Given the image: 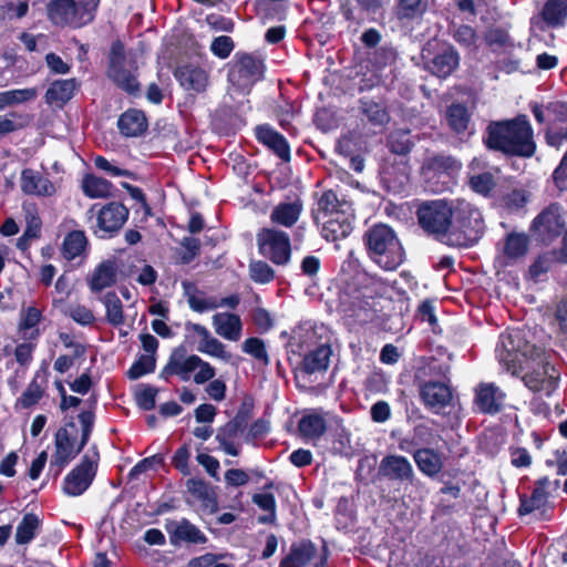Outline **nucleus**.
I'll return each instance as SVG.
<instances>
[{
    "mask_svg": "<svg viewBox=\"0 0 567 567\" xmlns=\"http://www.w3.org/2000/svg\"><path fill=\"white\" fill-rule=\"evenodd\" d=\"M486 144L489 148L524 157H530L536 150L533 128L525 115L491 123Z\"/></svg>",
    "mask_w": 567,
    "mask_h": 567,
    "instance_id": "f03ea898",
    "label": "nucleus"
},
{
    "mask_svg": "<svg viewBox=\"0 0 567 567\" xmlns=\"http://www.w3.org/2000/svg\"><path fill=\"white\" fill-rule=\"evenodd\" d=\"M528 243V237L525 234H508L497 261L502 267H507L517 262L527 254Z\"/></svg>",
    "mask_w": 567,
    "mask_h": 567,
    "instance_id": "b1692460",
    "label": "nucleus"
},
{
    "mask_svg": "<svg viewBox=\"0 0 567 567\" xmlns=\"http://www.w3.org/2000/svg\"><path fill=\"white\" fill-rule=\"evenodd\" d=\"M182 287L187 305L193 311L204 313L219 308L217 295L199 289L195 284L189 281H183Z\"/></svg>",
    "mask_w": 567,
    "mask_h": 567,
    "instance_id": "412c9836",
    "label": "nucleus"
},
{
    "mask_svg": "<svg viewBox=\"0 0 567 567\" xmlns=\"http://www.w3.org/2000/svg\"><path fill=\"white\" fill-rule=\"evenodd\" d=\"M264 72L262 61L250 55L238 56L228 73L233 87L240 93H247L251 86L261 79Z\"/></svg>",
    "mask_w": 567,
    "mask_h": 567,
    "instance_id": "9d476101",
    "label": "nucleus"
},
{
    "mask_svg": "<svg viewBox=\"0 0 567 567\" xmlns=\"http://www.w3.org/2000/svg\"><path fill=\"white\" fill-rule=\"evenodd\" d=\"M40 523V518L35 514H25L17 527L16 542L20 545L30 543L34 538Z\"/></svg>",
    "mask_w": 567,
    "mask_h": 567,
    "instance_id": "49530a36",
    "label": "nucleus"
},
{
    "mask_svg": "<svg viewBox=\"0 0 567 567\" xmlns=\"http://www.w3.org/2000/svg\"><path fill=\"white\" fill-rule=\"evenodd\" d=\"M127 217L128 209L121 203L111 202L102 206L96 216L95 234L100 237L112 236L123 227Z\"/></svg>",
    "mask_w": 567,
    "mask_h": 567,
    "instance_id": "4468645a",
    "label": "nucleus"
},
{
    "mask_svg": "<svg viewBox=\"0 0 567 567\" xmlns=\"http://www.w3.org/2000/svg\"><path fill=\"white\" fill-rule=\"evenodd\" d=\"M233 49L234 42L231 38L227 35L216 38L210 45L212 52L220 59H226L231 53Z\"/></svg>",
    "mask_w": 567,
    "mask_h": 567,
    "instance_id": "052dcab7",
    "label": "nucleus"
},
{
    "mask_svg": "<svg viewBox=\"0 0 567 567\" xmlns=\"http://www.w3.org/2000/svg\"><path fill=\"white\" fill-rule=\"evenodd\" d=\"M99 461L96 451H89L75 468H73L64 478V492L70 496H79L91 485L95 475Z\"/></svg>",
    "mask_w": 567,
    "mask_h": 567,
    "instance_id": "f8f14e48",
    "label": "nucleus"
},
{
    "mask_svg": "<svg viewBox=\"0 0 567 567\" xmlns=\"http://www.w3.org/2000/svg\"><path fill=\"white\" fill-rule=\"evenodd\" d=\"M99 1L52 0L48 6V14L54 24L80 28L94 19Z\"/></svg>",
    "mask_w": 567,
    "mask_h": 567,
    "instance_id": "39448f33",
    "label": "nucleus"
},
{
    "mask_svg": "<svg viewBox=\"0 0 567 567\" xmlns=\"http://www.w3.org/2000/svg\"><path fill=\"white\" fill-rule=\"evenodd\" d=\"M331 354L330 346L322 344L316 348L303 358V371L308 374L326 371L329 367Z\"/></svg>",
    "mask_w": 567,
    "mask_h": 567,
    "instance_id": "f704fd0d",
    "label": "nucleus"
},
{
    "mask_svg": "<svg viewBox=\"0 0 567 567\" xmlns=\"http://www.w3.org/2000/svg\"><path fill=\"white\" fill-rule=\"evenodd\" d=\"M78 87L74 79L54 81L45 92V102L49 105L62 107L70 101Z\"/></svg>",
    "mask_w": 567,
    "mask_h": 567,
    "instance_id": "c85d7f7f",
    "label": "nucleus"
},
{
    "mask_svg": "<svg viewBox=\"0 0 567 567\" xmlns=\"http://www.w3.org/2000/svg\"><path fill=\"white\" fill-rule=\"evenodd\" d=\"M506 394L494 383H480L475 388L474 405L482 412L495 414L503 408Z\"/></svg>",
    "mask_w": 567,
    "mask_h": 567,
    "instance_id": "f3484780",
    "label": "nucleus"
},
{
    "mask_svg": "<svg viewBox=\"0 0 567 567\" xmlns=\"http://www.w3.org/2000/svg\"><path fill=\"white\" fill-rule=\"evenodd\" d=\"M452 209L453 203L444 200L424 203L417 210L419 223L425 231L444 238L449 244Z\"/></svg>",
    "mask_w": 567,
    "mask_h": 567,
    "instance_id": "0eeeda50",
    "label": "nucleus"
},
{
    "mask_svg": "<svg viewBox=\"0 0 567 567\" xmlns=\"http://www.w3.org/2000/svg\"><path fill=\"white\" fill-rule=\"evenodd\" d=\"M197 351L223 363H230L233 360V354L227 350L226 344L213 334L204 342H197Z\"/></svg>",
    "mask_w": 567,
    "mask_h": 567,
    "instance_id": "a19ab883",
    "label": "nucleus"
},
{
    "mask_svg": "<svg viewBox=\"0 0 567 567\" xmlns=\"http://www.w3.org/2000/svg\"><path fill=\"white\" fill-rule=\"evenodd\" d=\"M460 55L452 47L445 48L426 65L429 71L439 78H447L458 66Z\"/></svg>",
    "mask_w": 567,
    "mask_h": 567,
    "instance_id": "cd10ccee",
    "label": "nucleus"
},
{
    "mask_svg": "<svg viewBox=\"0 0 567 567\" xmlns=\"http://www.w3.org/2000/svg\"><path fill=\"white\" fill-rule=\"evenodd\" d=\"M39 95L37 87H25L0 92V111L34 101Z\"/></svg>",
    "mask_w": 567,
    "mask_h": 567,
    "instance_id": "e433bc0d",
    "label": "nucleus"
},
{
    "mask_svg": "<svg viewBox=\"0 0 567 567\" xmlns=\"http://www.w3.org/2000/svg\"><path fill=\"white\" fill-rule=\"evenodd\" d=\"M549 487L550 481L547 477L538 480L532 496L520 501L518 513L520 515H527L536 509L544 508L548 502Z\"/></svg>",
    "mask_w": 567,
    "mask_h": 567,
    "instance_id": "c756f323",
    "label": "nucleus"
},
{
    "mask_svg": "<svg viewBox=\"0 0 567 567\" xmlns=\"http://www.w3.org/2000/svg\"><path fill=\"white\" fill-rule=\"evenodd\" d=\"M495 352L507 371L516 373L522 368L523 359L539 355L540 349L529 344L520 331L509 330L501 334Z\"/></svg>",
    "mask_w": 567,
    "mask_h": 567,
    "instance_id": "423d86ee",
    "label": "nucleus"
},
{
    "mask_svg": "<svg viewBox=\"0 0 567 567\" xmlns=\"http://www.w3.org/2000/svg\"><path fill=\"white\" fill-rule=\"evenodd\" d=\"M326 430V419L317 411L305 413L298 422V431L306 440L319 439L324 434Z\"/></svg>",
    "mask_w": 567,
    "mask_h": 567,
    "instance_id": "2f4dec72",
    "label": "nucleus"
},
{
    "mask_svg": "<svg viewBox=\"0 0 567 567\" xmlns=\"http://www.w3.org/2000/svg\"><path fill=\"white\" fill-rule=\"evenodd\" d=\"M252 321L262 332L268 331L272 327V318L270 313L264 308H257L254 310Z\"/></svg>",
    "mask_w": 567,
    "mask_h": 567,
    "instance_id": "338daca9",
    "label": "nucleus"
},
{
    "mask_svg": "<svg viewBox=\"0 0 567 567\" xmlns=\"http://www.w3.org/2000/svg\"><path fill=\"white\" fill-rule=\"evenodd\" d=\"M339 310L358 322H367L373 317L372 302L358 290L340 295Z\"/></svg>",
    "mask_w": 567,
    "mask_h": 567,
    "instance_id": "2eb2a0df",
    "label": "nucleus"
},
{
    "mask_svg": "<svg viewBox=\"0 0 567 567\" xmlns=\"http://www.w3.org/2000/svg\"><path fill=\"white\" fill-rule=\"evenodd\" d=\"M82 190L90 198H106L112 196L113 185L102 177L86 175L82 181Z\"/></svg>",
    "mask_w": 567,
    "mask_h": 567,
    "instance_id": "ea45409f",
    "label": "nucleus"
},
{
    "mask_svg": "<svg viewBox=\"0 0 567 567\" xmlns=\"http://www.w3.org/2000/svg\"><path fill=\"white\" fill-rule=\"evenodd\" d=\"M41 317V311L35 307H29L21 312L19 329L23 333L24 338L38 337L39 331L37 326L40 322Z\"/></svg>",
    "mask_w": 567,
    "mask_h": 567,
    "instance_id": "3c124183",
    "label": "nucleus"
},
{
    "mask_svg": "<svg viewBox=\"0 0 567 567\" xmlns=\"http://www.w3.org/2000/svg\"><path fill=\"white\" fill-rule=\"evenodd\" d=\"M87 239L81 230L69 233L62 244V254L68 260H72L82 255L85 250Z\"/></svg>",
    "mask_w": 567,
    "mask_h": 567,
    "instance_id": "37998d69",
    "label": "nucleus"
},
{
    "mask_svg": "<svg viewBox=\"0 0 567 567\" xmlns=\"http://www.w3.org/2000/svg\"><path fill=\"white\" fill-rule=\"evenodd\" d=\"M252 502L264 512L266 515L259 518L261 523H272L276 519V499L272 494L261 493L252 496Z\"/></svg>",
    "mask_w": 567,
    "mask_h": 567,
    "instance_id": "603ef678",
    "label": "nucleus"
},
{
    "mask_svg": "<svg viewBox=\"0 0 567 567\" xmlns=\"http://www.w3.org/2000/svg\"><path fill=\"white\" fill-rule=\"evenodd\" d=\"M257 244L260 254L274 264L286 265L290 260V238L285 231L264 228L257 235Z\"/></svg>",
    "mask_w": 567,
    "mask_h": 567,
    "instance_id": "1a4fd4ad",
    "label": "nucleus"
},
{
    "mask_svg": "<svg viewBox=\"0 0 567 567\" xmlns=\"http://www.w3.org/2000/svg\"><path fill=\"white\" fill-rule=\"evenodd\" d=\"M243 351L256 360L262 362L264 364L269 363L268 353L266 351V347L262 340L258 338H248L243 343Z\"/></svg>",
    "mask_w": 567,
    "mask_h": 567,
    "instance_id": "4d7b16f0",
    "label": "nucleus"
},
{
    "mask_svg": "<svg viewBox=\"0 0 567 567\" xmlns=\"http://www.w3.org/2000/svg\"><path fill=\"white\" fill-rule=\"evenodd\" d=\"M22 209L27 226L23 236L20 237V243L24 239L38 238L40 236L42 227V221L39 216V209L35 204L24 203Z\"/></svg>",
    "mask_w": 567,
    "mask_h": 567,
    "instance_id": "79ce46f5",
    "label": "nucleus"
},
{
    "mask_svg": "<svg viewBox=\"0 0 567 567\" xmlns=\"http://www.w3.org/2000/svg\"><path fill=\"white\" fill-rule=\"evenodd\" d=\"M369 257L384 270L396 269L404 260V249L395 231L388 225L379 224L364 235Z\"/></svg>",
    "mask_w": 567,
    "mask_h": 567,
    "instance_id": "7ed1b4c3",
    "label": "nucleus"
},
{
    "mask_svg": "<svg viewBox=\"0 0 567 567\" xmlns=\"http://www.w3.org/2000/svg\"><path fill=\"white\" fill-rule=\"evenodd\" d=\"M301 212L302 205L298 200L293 203H281L272 209L270 219L275 224L290 227L298 220Z\"/></svg>",
    "mask_w": 567,
    "mask_h": 567,
    "instance_id": "c9c22d12",
    "label": "nucleus"
},
{
    "mask_svg": "<svg viewBox=\"0 0 567 567\" xmlns=\"http://www.w3.org/2000/svg\"><path fill=\"white\" fill-rule=\"evenodd\" d=\"M413 458L417 468L426 476H436L443 468L442 456L433 449H419L414 451Z\"/></svg>",
    "mask_w": 567,
    "mask_h": 567,
    "instance_id": "473e14b6",
    "label": "nucleus"
},
{
    "mask_svg": "<svg viewBox=\"0 0 567 567\" xmlns=\"http://www.w3.org/2000/svg\"><path fill=\"white\" fill-rule=\"evenodd\" d=\"M554 182L559 190H567V151L554 172Z\"/></svg>",
    "mask_w": 567,
    "mask_h": 567,
    "instance_id": "774afa93",
    "label": "nucleus"
},
{
    "mask_svg": "<svg viewBox=\"0 0 567 567\" xmlns=\"http://www.w3.org/2000/svg\"><path fill=\"white\" fill-rule=\"evenodd\" d=\"M566 226L564 209L551 204L546 207L532 224V231L537 239L547 243L558 237Z\"/></svg>",
    "mask_w": 567,
    "mask_h": 567,
    "instance_id": "ddd939ff",
    "label": "nucleus"
},
{
    "mask_svg": "<svg viewBox=\"0 0 567 567\" xmlns=\"http://www.w3.org/2000/svg\"><path fill=\"white\" fill-rule=\"evenodd\" d=\"M379 475L396 482H412L414 470L410 461L401 455L384 456L379 465Z\"/></svg>",
    "mask_w": 567,
    "mask_h": 567,
    "instance_id": "a211bd4d",
    "label": "nucleus"
},
{
    "mask_svg": "<svg viewBox=\"0 0 567 567\" xmlns=\"http://www.w3.org/2000/svg\"><path fill=\"white\" fill-rule=\"evenodd\" d=\"M121 133L125 136H138L147 128V121L142 111L128 110L117 122Z\"/></svg>",
    "mask_w": 567,
    "mask_h": 567,
    "instance_id": "72a5a7b5",
    "label": "nucleus"
},
{
    "mask_svg": "<svg viewBox=\"0 0 567 567\" xmlns=\"http://www.w3.org/2000/svg\"><path fill=\"white\" fill-rule=\"evenodd\" d=\"M343 205H351L346 200H340L332 190L324 192L318 200V218L326 219L341 213Z\"/></svg>",
    "mask_w": 567,
    "mask_h": 567,
    "instance_id": "c03bdc74",
    "label": "nucleus"
},
{
    "mask_svg": "<svg viewBox=\"0 0 567 567\" xmlns=\"http://www.w3.org/2000/svg\"><path fill=\"white\" fill-rule=\"evenodd\" d=\"M136 66L132 54H126L124 45L116 41L112 44L110 53V78L123 90L135 93L138 90V82L134 75Z\"/></svg>",
    "mask_w": 567,
    "mask_h": 567,
    "instance_id": "6e6552de",
    "label": "nucleus"
},
{
    "mask_svg": "<svg viewBox=\"0 0 567 567\" xmlns=\"http://www.w3.org/2000/svg\"><path fill=\"white\" fill-rule=\"evenodd\" d=\"M354 219L352 205H343L341 213L322 219V236L329 241L346 238L352 231Z\"/></svg>",
    "mask_w": 567,
    "mask_h": 567,
    "instance_id": "dca6fc26",
    "label": "nucleus"
},
{
    "mask_svg": "<svg viewBox=\"0 0 567 567\" xmlns=\"http://www.w3.org/2000/svg\"><path fill=\"white\" fill-rule=\"evenodd\" d=\"M117 265L115 260L102 261L92 272L89 286L93 292H100L116 282Z\"/></svg>",
    "mask_w": 567,
    "mask_h": 567,
    "instance_id": "a878e982",
    "label": "nucleus"
},
{
    "mask_svg": "<svg viewBox=\"0 0 567 567\" xmlns=\"http://www.w3.org/2000/svg\"><path fill=\"white\" fill-rule=\"evenodd\" d=\"M567 16V0H548L542 11L544 21L549 25H559Z\"/></svg>",
    "mask_w": 567,
    "mask_h": 567,
    "instance_id": "de8ad7c7",
    "label": "nucleus"
},
{
    "mask_svg": "<svg viewBox=\"0 0 567 567\" xmlns=\"http://www.w3.org/2000/svg\"><path fill=\"white\" fill-rule=\"evenodd\" d=\"M212 324L217 336L237 342L243 334V322L238 315L233 312H217L212 317Z\"/></svg>",
    "mask_w": 567,
    "mask_h": 567,
    "instance_id": "5701e85b",
    "label": "nucleus"
},
{
    "mask_svg": "<svg viewBox=\"0 0 567 567\" xmlns=\"http://www.w3.org/2000/svg\"><path fill=\"white\" fill-rule=\"evenodd\" d=\"M454 40L465 48H476L477 35L470 25H458L453 32Z\"/></svg>",
    "mask_w": 567,
    "mask_h": 567,
    "instance_id": "bf43d9fd",
    "label": "nucleus"
},
{
    "mask_svg": "<svg viewBox=\"0 0 567 567\" xmlns=\"http://www.w3.org/2000/svg\"><path fill=\"white\" fill-rule=\"evenodd\" d=\"M156 390L151 386H145L136 393V401L143 410H152L155 406Z\"/></svg>",
    "mask_w": 567,
    "mask_h": 567,
    "instance_id": "69168bd1",
    "label": "nucleus"
},
{
    "mask_svg": "<svg viewBox=\"0 0 567 567\" xmlns=\"http://www.w3.org/2000/svg\"><path fill=\"white\" fill-rule=\"evenodd\" d=\"M21 190L37 197H52L56 194L55 184L40 172L25 168L20 177Z\"/></svg>",
    "mask_w": 567,
    "mask_h": 567,
    "instance_id": "6ab92c4d",
    "label": "nucleus"
},
{
    "mask_svg": "<svg viewBox=\"0 0 567 567\" xmlns=\"http://www.w3.org/2000/svg\"><path fill=\"white\" fill-rule=\"evenodd\" d=\"M1 8L9 18L20 19L28 13L29 4L27 1L8 0L1 4Z\"/></svg>",
    "mask_w": 567,
    "mask_h": 567,
    "instance_id": "680f3d73",
    "label": "nucleus"
},
{
    "mask_svg": "<svg viewBox=\"0 0 567 567\" xmlns=\"http://www.w3.org/2000/svg\"><path fill=\"white\" fill-rule=\"evenodd\" d=\"M45 379L39 372L34 375L32 381L28 384L27 389L19 399V403L23 408H30L37 404L43 396L45 389Z\"/></svg>",
    "mask_w": 567,
    "mask_h": 567,
    "instance_id": "a18cd8bd",
    "label": "nucleus"
},
{
    "mask_svg": "<svg viewBox=\"0 0 567 567\" xmlns=\"http://www.w3.org/2000/svg\"><path fill=\"white\" fill-rule=\"evenodd\" d=\"M558 380V373L554 365L540 363L524 377V382L533 391H544L549 394Z\"/></svg>",
    "mask_w": 567,
    "mask_h": 567,
    "instance_id": "4be33fe9",
    "label": "nucleus"
},
{
    "mask_svg": "<svg viewBox=\"0 0 567 567\" xmlns=\"http://www.w3.org/2000/svg\"><path fill=\"white\" fill-rule=\"evenodd\" d=\"M470 116L465 106L453 104L447 110V121L455 132H463L467 127Z\"/></svg>",
    "mask_w": 567,
    "mask_h": 567,
    "instance_id": "864d4df0",
    "label": "nucleus"
},
{
    "mask_svg": "<svg viewBox=\"0 0 567 567\" xmlns=\"http://www.w3.org/2000/svg\"><path fill=\"white\" fill-rule=\"evenodd\" d=\"M427 168L440 174H453L460 171L461 164L451 156H435L430 159Z\"/></svg>",
    "mask_w": 567,
    "mask_h": 567,
    "instance_id": "6e6d98bb",
    "label": "nucleus"
},
{
    "mask_svg": "<svg viewBox=\"0 0 567 567\" xmlns=\"http://www.w3.org/2000/svg\"><path fill=\"white\" fill-rule=\"evenodd\" d=\"M175 78L188 91L203 92L208 85L207 72L196 65L186 64L176 69Z\"/></svg>",
    "mask_w": 567,
    "mask_h": 567,
    "instance_id": "393cba45",
    "label": "nucleus"
},
{
    "mask_svg": "<svg viewBox=\"0 0 567 567\" xmlns=\"http://www.w3.org/2000/svg\"><path fill=\"white\" fill-rule=\"evenodd\" d=\"M420 394L425 406L434 413H440L452 400L451 389L442 382H425L421 386Z\"/></svg>",
    "mask_w": 567,
    "mask_h": 567,
    "instance_id": "aec40b11",
    "label": "nucleus"
},
{
    "mask_svg": "<svg viewBox=\"0 0 567 567\" xmlns=\"http://www.w3.org/2000/svg\"><path fill=\"white\" fill-rule=\"evenodd\" d=\"M102 302L106 310L107 322L115 327L124 324L125 317L123 312V306L116 293H106L102 299Z\"/></svg>",
    "mask_w": 567,
    "mask_h": 567,
    "instance_id": "09e8293b",
    "label": "nucleus"
},
{
    "mask_svg": "<svg viewBox=\"0 0 567 567\" xmlns=\"http://www.w3.org/2000/svg\"><path fill=\"white\" fill-rule=\"evenodd\" d=\"M256 136L259 142L272 150L281 159L288 161L290 148L286 138L269 126H258Z\"/></svg>",
    "mask_w": 567,
    "mask_h": 567,
    "instance_id": "7c9ffc66",
    "label": "nucleus"
},
{
    "mask_svg": "<svg viewBox=\"0 0 567 567\" xmlns=\"http://www.w3.org/2000/svg\"><path fill=\"white\" fill-rule=\"evenodd\" d=\"M161 375L165 379L176 375L184 382L193 379L196 384L209 382L205 392L212 400L219 402L226 396V383L221 379H215L216 369L199 355L188 354L183 347L173 350Z\"/></svg>",
    "mask_w": 567,
    "mask_h": 567,
    "instance_id": "f257e3e1",
    "label": "nucleus"
},
{
    "mask_svg": "<svg viewBox=\"0 0 567 567\" xmlns=\"http://www.w3.org/2000/svg\"><path fill=\"white\" fill-rule=\"evenodd\" d=\"M452 212L449 245L473 246L485 228L481 212L464 199L453 202Z\"/></svg>",
    "mask_w": 567,
    "mask_h": 567,
    "instance_id": "20e7f679",
    "label": "nucleus"
},
{
    "mask_svg": "<svg viewBox=\"0 0 567 567\" xmlns=\"http://www.w3.org/2000/svg\"><path fill=\"white\" fill-rule=\"evenodd\" d=\"M485 168V163L474 158L470 164V185L471 188L481 195L487 196L495 187V176L492 172H481Z\"/></svg>",
    "mask_w": 567,
    "mask_h": 567,
    "instance_id": "bb28decb",
    "label": "nucleus"
},
{
    "mask_svg": "<svg viewBox=\"0 0 567 567\" xmlns=\"http://www.w3.org/2000/svg\"><path fill=\"white\" fill-rule=\"evenodd\" d=\"M74 426L60 429L55 434L54 446L55 451L52 455L49 472L54 476L60 475L62 470L81 452L84 445L82 441L76 444L75 435L73 434Z\"/></svg>",
    "mask_w": 567,
    "mask_h": 567,
    "instance_id": "9b49d317",
    "label": "nucleus"
},
{
    "mask_svg": "<svg viewBox=\"0 0 567 567\" xmlns=\"http://www.w3.org/2000/svg\"><path fill=\"white\" fill-rule=\"evenodd\" d=\"M250 278L257 284H268L274 277L275 272L271 267L265 261H254L249 266Z\"/></svg>",
    "mask_w": 567,
    "mask_h": 567,
    "instance_id": "13d9d810",
    "label": "nucleus"
},
{
    "mask_svg": "<svg viewBox=\"0 0 567 567\" xmlns=\"http://www.w3.org/2000/svg\"><path fill=\"white\" fill-rule=\"evenodd\" d=\"M156 360L153 354H144L130 368L127 375L132 380H136L144 374L153 372L155 369Z\"/></svg>",
    "mask_w": 567,
    "mask_h": 567,
    "instance_id": "5fc2aeb1",
    "label": "nucleus"
},
{
    "mask_svg": "<svg viewBox=\"0 0 567 567\" xmlns=\"http://www.w3.org/2000/svg\"><path fill=\"white\" fill-rule=\"evenodd\" d=\"M316 555V548L310 543H301L292 546L290 554L279 567H305Z\"/></svg>",
    "mask_w": 567,
    "mask_h": 567,
    "instance_id": "4c0bfd02",
    "label": "nucleus"
},
{
    "mask_svg": "<svg viewBox=\"0 0 567 567\" xmlns=\"http://www.w3.org/2000/svg\"><path fill=\"white\" fill-rule=\"evenodd\" d=\"M169 533L172 534V540H183L194 544H203L206 542V536L199 530V528L186 519L174 524L169 528Z\"/></svg>",
    "mask_w": 567,
    "mask_h": 567,
    "instance_id": "58836bf2",
    "label": "nucleus"
},
{
    "mask_svg": "<svg viewBox=\"0 0 567 567\" xmlns=\"http://www.w3.org/2000/svg\"><path fill=\"white\" fill-rule=\"evenodd\" d=\"M361 111L367 120L375 126H383L390 120L386 109L374 101H361Z\"/></svg>",
    "mask_w": 567,
    "mask_h": 567,
    "instance_id": "8fccbe9b",
    "label": "nucleus"
},
{
    "mask_svg": "<svg viewBox=\"0 0 567 567\" xmlns=\"http://www.w3.org/2000/svg\"><path fill=\"white\" fill-rule=\"evenodd\" d=\"M189 457L190 452L186 445L181 446L173 456V465L185 476L190 474Z\"/></svg>",
    "mask_w": 567,
    "mask_h": 567,
    "instance_id": "e2e57ef3",
    "label": "nucleus"
},
{
    "mask_svg": "<svg viewBox=\"0 0 567 567\" xmlns=\"http://www.w3.org/2000/svg\"><path fill=\"white\" fill-rule=\"evenodd\" d=\"M70 317L82 326L91 324L94 321L93 312L82 305H75L69 309Z\"/></svg>",
    "mask_w": 567,
    "mask_h": 567,
    "instance_id": "0e129e2a",
    "label": "nucleus"
}]
</instances>
